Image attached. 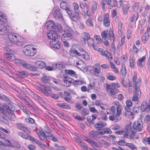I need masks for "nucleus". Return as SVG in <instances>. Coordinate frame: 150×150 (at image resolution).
<instances>
[{"instance_id":"nucleus-5","label":"nucleus","mask_w":150,"mask_h":150,"mask_svg":"<svg viewBox=\"0 0 150 150\" xmlns=\"http://www.w3.org/2000/svg\"><path fill=\"white\" fill-rule=\"evenodd\" d=\"M3 133L0 131V144L5 146H13L15 148H19L20 145L15 141L7 140L1 137Z\"/></svg>"},{"instance_id":"nucleus-12","label":"nucleus","mask_w":150,"mask_h":150,"mask_svg":"<svg viewBox=\"0 0 150 150\" xmlns=\"http://www.w3.org/2000/svg\"><path fill=\"white\" fill-rule=\"evenodd\" d=\"M63 80L64 81V85L66 86H70L73 81L72 79L69 77L67 74L64 75Z\"/></svg>"},{"instance_id":"nucleus-15","label":"nucleus","mask_w":150,"mask_h":150,"mask_svg":"<svg viewBox=\"0 0 150 150\" xmlns=\"http://www.w3.org/2000/svg\"><path fill=\"white\" fill-rule=\"evenodd\" d=\"M36 132L41 140H43L47 138V136L44 133L42 128H40L38 129H37L36 130Z\"/></svg>"},{"instance_id":"nucleus-6","label":"nucleus","mask_w":150,"mask_h":150,"mask_svg":"<svg viewBox=\"0 0 150 150\" xmlns=\"http://www.w3.org/2000/svg\"><path fill=\"white\" fill-rule=\"evenodd\" d=\"M23 53L26 56H33L37 52L36 49L31 45L25 46L23 49Z\"/></svg>"},{"instance_id":"nucleus-4","label":"nucleus","mask_w":150,"mask_h":150,"mask_svg":"<svg viewBox=\"0 0 150 150\" xmlns=\"http://www.w3.org/2000/svg\"><path fill=\"white\" fill-rule=\"evenodd\" d=\"M101 36L102 38L104 39V40L106 39L109 40H110L111 39L112 40L113 42L111 44V47L113 51H115V45L114 42L115 41V37L112 31L111 30H110L108 33L106 31H104L101 33Z\"/></svg>"},{"instance_id":"nucleus-29","label":"nucleus","mask_w":150,"mask_h":150,"mask_svg":"<svg viewBox=\"0 0 150 150\" xmlns=\"http://www.w3.org/2000/svg\"><path fill=\"white\" fill-rule=\"evenodd\" d=\"M75 13L74 14L71 16V19L75 21H79L81 19V17L80 14L79 12H75Z\"/></svg>"},{"instance_id":"nucleus-60","label":"nucleus","mask_w":150,"mask_h":150,"mask_svg":"<svg viewBox=\"0 0 150 150\" xmlns=\"http://www.w3.org/2000/svg\"><path fill=\"white\" fill-rule=\"evenodd\" d=\"M81 114L83 116L87 115L89 113L88 110L86 109H84L82 110Z\"/></svg>"},{"instance_id":"nucleus-61","label":"nucleus","mask_w":150,"mask_h":150,"mask_svg":"<svg viewBox=\"0 0 150 150\" xmlns=\"http://www.w3.org/2000/svg\"><path fill=\"white\" fill-rule=\"evenodd\" d=\"M86 23V24L90 27H92L93 25V23L90 18H88Z\"/></svg>"},{"instance_id":"nucleus-14","label":"nucleus","mask_w":150,"mask_h":150,"mask_svg":"<svg viewBox=\"0 0 150 150\" xmlns=\"http://www.w3.org/2000/svg\"><path fill=\"white\" fill-rule=\"evenodd\" d=\"M50 45L51 47L57 50L59 49L60 47L59 42L55 39L50 41Z\"/></svg>"},{"instance_id":"nucleus-38","label":"nucleus","mask_w":150,"mask_h":150,"mask_svg":"<svg viewBox=\"0 0 150 150\" xmlns=\"http://www.w3.org/2000/svg\"><path fill=\"white\" fill-rule=\"evenodd\" d=\"M54 16L55 18H62V14L59 9H57L55 11Z\"/></svg>"},{"instance_id":"nucleus-45","label":"nucleus","mask_w":150,"mask_h":150,"mask_svg":"<svg viewBox=\"0 0 150 150\" xmlns=\"http://www.w3.org/2000/svg\"><path fill=\"white\" fill-rule=\"evenodd\" d=\"M39 87L41 88L42 89L44 90L46 92L48 93L47 95H46V96H47L49 94H50V93L51 92L49 88L43 85L40 84Z\"/></svg>"},{"instance_id":"nucleus-20","label":"nucleus","mask_w":150,"mask_h":150,"mask_svg":"<svg viewBox=\"0 0 150 150\" xmlns=\"http://www.w3.org/2000/svg\"><path fill=\"white\" fill-rule=\"evenodd\" d=\"M48 38L51 40H54L58 38V34L56 32L53 30L49 32L47 34Z\"/></svg>"},{"instance_id":"nucleus-8","label":"nucleus","mask_w":150,"mask_h":150,"mask_svg":"<svg viewBox=\"0 0 150 150\" xmlns=\"http://www.w3.org/2000/svg\"><path fill=\"white\" fill-rule=\"evenodd\" d=\"M18 134L19 136L22 137V138L26 139H29L32 142H34L36 144L39 145V146L42 147L43 144L42 143L40 142L38 140L35 139L34 137L23 132H19L18 133Z\"/></svg>"},{"instance_id":"nucleus-63","label":"nucleus","mask_w":150,"mask_h":150,"mask_svg":"<svg viewBox=\"0 0 150 150\" xmlns=\"http://www.w3.org/2000/svg\"><path fill=\"white\" fill-rule=\"evenodd\" d=\"M47 96H49L50 97L52 98L55 99H57L59 98V96L57 94H54L50 93L47 95Z\"/></svg>"},{"instance_id":"nucleus-34","label":"nucleus","mask_w":150,"mask_h":150,"mask_svg":"<svg viewBox=\"0 0 150 150\" xmlns=\"http://www.w3.org/2000/svg\"><path fill=\"white\" fill-rule=\"evenodd\" d=\"M57 105L59 107L62 108L64 109H71V107L66 103H58Z\"/></svg>"},{"instance_id":"nucleus-46","label":"nucleus","mask_w":150,"mask_h":150,"mask_svg":"<svg viewBox=\"0 0 150 150\" xmlns=\"http://www.w3.org/2000/svg\"><path fill=\"white\" fill-rule=\"evenodd\" d=\"M33 63L31 65H35L36 66H46V64L45 62L41 61H37L33 62Z\"/></svg>"},{"instance_id":"nucleus-56","label":"nucleus","mask_w":150,"mask_h":150,"mask_svg":"<svg viewBox=\"0 0 150 150\" xmlns=\"http://www.w3.org/2000/svg\"><path fill=\"white\" fill-rule=\"evenodd\" d=\"M91 13L90 11L88 9H87L86 12L84 11H83V13L82 15L84 17H86L87 16L89 17L91 16Z\"/></svg>"},{"instance_id":"nucleus-28","label":"nucleus","mask_w":150,"mask_h":150,"mask_svg":"<svg viewBox=\"0 0 150 150\" xmlns=\"http://www.w3.org/2000/svg\"><path fill=\"white\" fill-rule=\"evenodd\" d=\"M89 67H91V69H92L94 74L95 75L99 76L98 74L100 71V66H89Z\"/></svg>"},{"instance_id":"nucleus-50","label":"nucleus","mask_w":150,"mask_h":150,"mask_svg":"<svg viewBox=\"0 0 150 150\" xmlns=\"http://www.w3.org/2000/svg\"><path fill=\"white\" fill-rule=\"evenodd\" d=\"M65 72L66 74L72 76H74L76 75L75 72L73 70H66Z\"/></svg>"},{"instance_id":"nucleus-26","label":"nucleus","mask_w":150,"mask_h":150,"mask_svg":"<svg viewBox=\"0 0 150 150\" xmlns=\"http://www.w3.org/2000/svg\"><path fill=\"white\" fill-rule=\"evenodd\" d=\"M16 65L20 66H27L28 65L24 61L18 59H15L13 60Z\"/></svg>"},{"instance_id":"nucleus-31","label":"nucleus","mask_w":150,"mask_h":150,"mask_svg":"<svg viewBox=\"0 0 150 150\" xmlns=\"http://www.w3.org/2000/svg\"><path fill=\"white\" fill-rule=\"evenodd\" d=\"M4 56L6 59L12 61L15 59V56L12 54L6 52L4 53Z\"/></svg>"},{"instance_id":"nucleus-2","label":"nucleus","mask_w":150,"mask_h":150,"mask_svg":"<svg viewBox=\"0 0 150 150\" xmlns=\"http://www.w3.org/2000/svg\"><path fill=\"white\" fill-rule=\"evenodd\" d=\"M8 38L10 41L18 45H21L23 42V38L16 33H8Z\"/></svg>"},{"instance_id":"nucleus-58","label":"nucleus","mask_w":150,"mask_h":150,"mask_svg":"<svg viewBox=\"0 0 150 150\" xmlns=\"http://www.w3.org/2000/svg\"><path fill=\"white\" fill-rule=\"evenodd\" d=\"M0 67V69L3 71H4V72L6 73L7 74H8V75L11 77H14V75L12 74L11 72L9 71V73L7 71H5L4 70V68L2 66H1Z\"/></svg>"},{"instance_id":"nucleus-9","label":"nucleus","mask_w":150,"mask_h":150,"mask_svg":"<svg viewBox=\"0 0 150 150\" xmlns=\"http://www.w3.org/2000/svg\"><path fill=\"white\" fill-rule=\"evenodd\" d=\"M94 50H97L99 52L100 54L103 56H105L109 60H111L112 59V57L111 54L108 51H103L102 49L100 48H98V47L96 46L95 45H94V46L92 47Z\"/></svg>"},{"instance_id":"nucleus-30","label":"nucleus","mask_w":150,"mask_h":150,"mask_svg":"<svg viewBox=\"0 0 150 150\" xmlns=\"http://www.w3.org/2000/svg\"><path fill=\"white\" fill-rule=\"evenodd\" d=\"M54 30L59 33H61L63 32V29L61 25L58 23H55L54 29Z\"/></svg>"},{"instance_id":"nucleus-48","label":"nucleus","mask_w":150,"mask_h":150,"mask_svg":"<svg viewBox=\"0 0 150 150\" xmlns=\"http://www.w3.org/2000/svg\"><path fill=\"white\" fill-rule=\"evenodd\" d=\"M129 7L130 6L128 4H125L123 6L122 8V11L124 14L126 15L127 14Z\"/></svg>"},{"instance_id":"nucleus-22","label":"nucleus","mask_w":150,"mask_h":150,"mask_svg":"<svg viewBox=\"0 0 150 150\" xmlns=\"http://www.w3.org/2000/svg\"><path fill=\"white\" fill-rule=\"evenodd\" d=\"M7 21V18L5 14L0 12V25L5 24Z\"/></svg>"},{"instance_id":"nucleus-11","label":"nucleus","mask_w":150,"mask_h":150,"mask_svg":"<svg viewBox=\"0 0 150 150\" xmlns=\"http://www.w3.org/2000/svg\"><path fill=\"white\" fill-rule=\"evenodd\" d=\"M143 124L142 122L136 121L133 124V128L137 131H140L143 128Z\"/></svg>"},{"instance_id":"nucleus-39","label":"nucleus","mask_w":150,"mask_h":150,"mask_svg":"<svg viewBox=\"0 0 150 150\" xmlns=\"http://www.w3.org/2000/svg\"><path fill=\"white\" fill-rule=\"evenodd\" d=\"M137 77V74L136 72H134V75L132 77V81L134 83V84H135L134 87L135 88H137L139 86V83L136 82Z\"/></svg>"},{"instance_id":"nucleus-21","label":"nucleus","mask_w":150,"mask_h":150,"mask_svg":"<svg viewBox=\"0 0 150 150\" xmlns=\"http://www.w3.org/2000/svg\"><path fill=\"white\" fill-rule=\"evenodd\" d=\"M55 23L52 20L47 21L45 24V27L47 30H51L54 29Z\"/></svg>"},{"instance_id":"nucleus-1","label":"nucleus","mask_w":150,"mask_h":150,"mask_svg":"<svg viewBox=\"0 0 150 150\" xmlns=\"http://www.w3.org/2000/svg\"><path fill=\"white\" fill-rule=\"evenodd\" d=\"M14 110V107L10 106V105L8 106L6 105L1 106L0 105V114H2L5 115H6L5 112L9 113L7 116L11 120H14L15 118V115L13 114L12 112Z\"/></svg>"},{"instance_id":"nucleus-10","label":"nucleus","mask_w":150,"mask_h":150,"mask_svg":"<svg viewBox=\"0 0 150 150\" xmlns=\"http://www.w3.org/2000/svg\"><path fill=\"white\" fill-rule=\"evenodd\" d=\"M140 109L142 112L146 111L147 112H150V103L144 102L142 103Z\"/></svg>"},{"instance_id":"nucleus-24","label":"nucleus","mask_w":150,"mask_h":150,"mask_svg":"<svg viewBox=\"0 0 150 150\" xmlns=\"http://www.w3.org/2000/svg\"><path fill=\"white\" fill-rule=\"evenodd\" d=\"M104 16L103 24L105 27L108 26L110 23V21L109 20V15L108 13H105L104 14Z\"/></svg>"},{"instance_id":"nucleus-36","label":"nucleus","mask_w":150,"mask_h":150,"mask_svg":"<svg viewBox=\"0 0 150 150\" xmlns=\"http://www.w3.org/2000/svg\"><path fill=\"white\" fill-rule=\"evenodd\" d=\"M88 135L91 137L98 138L100 137L98 132L94 131H92L89 132Z\"/></svg>"},{"instance_id":"nucleus-17","label":"nucleus","mask_w":150,"mask_h":150,"mask_svg":"<svg viewBox=\"0 0 150 150\" xmlns=\"http://www.w3.org/2000/svg\"><path fill=\"white\" fill-rule=\"evenodd\" d=\"M16 125L20 129L23 131L24 132L28 133H30V129L26 127L24 124L18 123L16 124Z\"/></svg>"},{"instance_id":"nucleus-13","label":"nucleus","mask_w":150,"mask_h":150,"mask_svg":"<svg viewBox=\"0 0 150 150\" xmlns=\"http://www.w3.org/2000/svg\"><path fill=\"white\" fill-rule=\"evenodd\" d=\"M135 90H136L135 93L132 98V100L133 101H137L138 102L139 99L141 97V93L137 88H135Z\"/></svg>"},{"instance_id":"nucleus-43","label":"nucleus","mask_w":150,"mask_h":150,"mask_svg":"<svg viewBox=\"0 0 150 150\" xmlns=\"http://www.w3.org/2000/svg\"><path fill=\"white\" fill-rule=\"evenodd\" d=\"M125 115L130 119H132L134 118V114L133 113L129 110H125Z\"/></svg>"},{"instance_id":"nucleus-37","label":"nucleus","mask_w":150,"mask_h":150,"mask_svg":"<svg viewBox=\"0 0 150 150\" xmlns=\"http://www.w3.org/2000/svg\"><path fill=\"white\" fill-rule=\"evenodd\" d=\"M106 123L103 122H100L96 124L95 125V127L98 129H99L100 128L106 125Z\"/></svg>"},{"instance_id":"nucleus-27","label":"nucleus","mask_w":150,"mask_h":150,"mask_svg":"<svg viewBox=\"0 0 150 150\" xmlns=\"http://www.w3.org/2000/svg\"><path fill=\"white\" fill-rule=\"evenodd\" d=\"M70 54L71 56H75L76 55L80 56V52L76 50L72 47L70 50Z\"/></svg>"},{"instance_id":"nucleus-35","label":"nucleus","mask_w":150,"mask_h":150,"mask_svg":"<svg viewBox=\"0 0 150 150\" xmlns=\"http://www.w3.org/2000/svg\"><path fill=\"white\" fill-rule=\"evenodd\" d=\"M30 96L35 100L39 102H42V100H41V98L38 95L35 94L34 92H31Z\"/></svg>"},{"instance_id":"nucleus-59","label":"nucleus","mask_w":150,"mask_h":150,"mask_svg":"<svg viewBox=\"0 0 150 150\" xmlns=\"http://www.w3.org/2000/svg\"><path fill=\"white\" fill-rule=\"evenodd\" d=\"M73 6L74 7V9L75 12H79V11L78 10L79 6L76 3H73Z\"/></svg>"},{"instance_id":"nucleus-44","label":"nucleus","mask_w":150,"mask_h":150,"mask_svg":"<svg viewBox=\"0 0 150 150\" xmlns=\"http://www.w3.org/2000/svg\"><path fill=\"white\" fill-rule=\"evenodd\" d=\"M145 59L146 57L145 56H144L140 59H138L137 64L139 66H143L144 65Z\"/></svg>"},{"instance_id":"nucleus-23","label":"nucleus","mask_w":150,"mask_h":150,"mask_svg":"<svg viewBox=\"0 0 150 150\" xmlns=\"http://www.w3.org/2000/svg\"><path fill=\"white\" fill-rule=\"evenodd\" d=\"M126 129L127 130V133L123 134H122L124 135V137L125 138H127L128 136L129 132L131 134H134V132L132 129L131 128V126L129 125H127L126 126Z\"/></svg>"},{"instance_id":"nucleus-25","label":"nucleus","mask_w":150,"mask_h":150,"mask_svg":"<svg viewBox=\"0 0 150 150\" xmlns=\"http://www.w3.org/2000/svg\"><path fill=\"white\" fill-rule=\"evenodd\" d=\"M112 104L116 107V110L117 113H121V109L122 108L121 105H120V103L118 101H114L112 103Z\"/></svg>"},{"instance_id":"nucleus-47","label":"nucleus","mask_w":150,"mask_h":150,"mask_svg":"<svg viewBox=\"0 0 150 150\" xmlns=\"http://www.w3.org/2000/svg\"><path fill=\"white\" fill-rule=\"evenodd\" d=\"M135 57L133 54L130 55L129 62V66H134V62H135Z\"/></svg>"},{"instance_id":"nucleus-57","label":"nucleus","mask_w":150,"mask_h":150,"mask_svg":"<svg viewBox=\"0 0 150 150\" xmlns=\"http://www.w3.org/2000/svg\"><path fill=\"white\" fill-rule=\"evenodd\" d=\"M25 68L30 71H36L37 68L35 66H24Z\"/></svg>"},{"instance_id":"nucleus-62","label":"nucleus","mask_w":150,"mask_h":150,"mask_svg":"<svg viewBox=\"0 0 150 150\" xmlns=\"http://www.w3.org/2000/svg\"><path fill=\"white\" fill-rule=\"evenodd\" d=\"M120 71L122 75H125L127 73V71L125 66H122Z\"/></svg>"},{"instance_id":"nucleus-54","label":"nucleus","mask_w":150,"mask_h":150,"mask_svg":"<svg viewBox=\"0 0 150 150\" xmlns=\"http://www.w3.org/2000/svg\"><path fill=\"white\" fill-rule=\"evenodd\" d=\"M83 40L85 42H86V41L87 42L88 40L90 39L89 35L87 33H83Z\"/></svg>"},{"instance_id":"nucleus-3","label":"nucleus","mask_w":150,"mask_h":150,"mask_svg":"<svg viewBox=\"0 0 150 150\" xmlns=\"http://www.w3.org/2000/svg\"><path fill=\"white\" fill-rule=\"evenodd\" d=\"M120 87V84L117 83H113L111 84H107L106 86V90L108 94L113 98L116 97L115 92L118 93L119 90L116 89L117 88Z\"/></svg>"},{"instance_id":"nucleus-32","label":"nucleus","mask_w":150,"mask_h":150,"mask_svg":"<svg viewBox=\"0 0 150 150\" xmlns=\"http://www.w3.org/2000/svg\"><path fill=\"white\" fill-rule=\"evenodd\" d=\"M95 105L99 107L102 110H105L106 106V105L103 103L101 101L96 100L95 102Z\"/></svg>"},{"instance_id":"nucleus-41","label":"nucleus","mask_w":150,"mask_h":150,"mask_svg":"<svg viewBox=\"0 0 150 150\" xmlns=\"http://www.w3.org/2000/svg\"><path fill=\"white\" fill-rule=\"evenodd\" d=\"M126 105L125 106L124 108L125 110H129L130 109L129 107L132 105V103L130 100H128L126 101Z\"/></svg>"},{"instance_id":"nucleus-18","label":"nucleus","mask_w":150,"mask_h":150,"mask_svg":"<svg viewBox=\"0 0 150 150\" xmlns=\"http://www.w3.org/2000/svg\"><path fill=\"white\" fill-rule=\"evenodd\" d=\"M79 51L80 52V56L86 60H89L90 59V57L88 52H86L82 48H79Z\"/></svg>"},{"instance_id":"nucleus-33","label":"nucleus","mask_w":150,"mask_h":150,"mask_svg":"<svg viewBox=\"0 0 150 150\" xmlns=\"http://www.w3.org/2000/svg\"><path fill=\"white\" fill-rule=\"evenodd\" d=\"M100 141L98 143L94 141L91 140V142L89 144H90L91 146L93 147H100L102 146V144L100 143Z\"/></svg>"},{"instance_id":"nucleus-52","label":"nucleus","mask_w":150,"mask_h":150,"mask_svg":"<svg viewBox=\"0 0 150 150\" xmlns=\"http://www.w3.org/2000/svg\"><path fill=\"white\" fill-rule=\"evenodd\" d=\"M130 149L132 150H137V147L134 144L132 143H128L126 145Z\"/></svg>"},{"instance_id":"nucleus-42","label":"nucleus","mask_w":150,"mask_h":150,"mask_svg":"<svg viewBox=\"0 0 150 150\" xmlns=\"http://www.w3.org/2000/svg\"><path fill=\"white\" fill-rule=\"evenodd\" d=\"M45 67H46L45 69L48 71H59V68L60 69L62 68V66L61 68L58 67V66H45Z\"/></svg>"},{"instance_id":"nucleus-16","label":"nucleus","mask_w":150,"mask_h":150,"mask_svg":"<svg viewBox=\"0 0 150 150\" xmlns=\"http://www.w3.org/2000/svg\"><path fill=\"white\" fill-rule=\"evenodd\" d=\"M121 114L119 113L118 114L117 112L116 114L115 115H110L109 117V119L115 122H117L120 121L122 119L121 117L120 116Z\"/></svg>"},{"instance_id":"nucleus-64","label":"nucleus","mask_w":150,"mask_h":150,"mask_svg":"<svg viewBox=\"0 0 150 150\" xmlns=\"http://www.w3.org/2000/svg\"><path fill=\"white\" fill-rule=\"evenodd\" d=\"M120 126L117 124L111 126L110 127L113 130L118 129H120Z\"/></svg>"},{"instance_id":"nucleus-49","label":"nucleus","mask_w":150,"mask_h":150,"mask_svg":"<svg viewBox=\"0 0 150 150\" xmlns=\"http://www.w3.org/2000/svg\"><path fill=\"white\" fill-rule=\"evenodd\" d=\"M60 6L61 8L65 10L69 7L68 3L64 1H62L61 3Z\"/></svg>"},{"instance_id":"nucleus-51","label":"nucleus","mask_w":150,"mask_h":150,"mask_svg":"<svg viewBox=\"0 0 150 150\" xmlns=\"http://www.w3.org/2000/svg\"><path fill=\"white\" fill-rule=\"evenodd\" d=\"M51 77H49L46 75L44 74L42 76V81L46 83L49 82L50 80H51Z\"/></svg>"},{"instance_id":"nucleus-7","label":"nucleus","mask_w":150,"mask_h":150,"mask_svg":"<svg viewBox=\"0 0 150 150\" xmlns=\"http://www.w3.org/2000/svg\"><path fill=\"white\" fill-rule=\"evenodd\" d=\"M64 33L62 35L61 38L63 40H69L73 38V30L70 27H67L65 28Z\"/></svg>"},{"instance_id":"nucleus-19","label":"nucleus","mask_w":150,"mask_h":150,"mask_svg":"<svg viewBox=\"0 0 150 150\" xmlns=\"http://www.w3.org/2000/svg\"><path fill=\"white\" fill-rule=\"evenodd\" d=\"M138 17L139 16L138 13L137 12L135 13L132 16L129 18V23L132 25H135Z\"/></svg>"},{"instance_id":"nucleus-53","label":"nucleus","mask_w":150,"mask_h":150,"mask_svg":"<svg viewBox=\"0 0 150 150\" xmlns=\"http://www.w3.org/2000/svg\"><path fill=\"white\" fill-rule=\"evenodd\" d=\"M149 37V35L147 33H145L142 37V41L145 43L148 39Z\"/></svg>"},{"instance_id":"nucleus-55","label":"nucleus","mask_w":150,"mask_h":150,"mask_svg":"<svg viewBox=\"0 0 150 150\" xmlns=\"http://www.w3.org/2000/svg\"><path fill=\"white\" fill-rule=\"evenodd\" d=\"M97 8V4L96 2L93 1L92 2V5L91 6L92 11L93 13H95L96 11Z\"/></svg>"},{"instance_id":"nucleus-40","label":"nucleus","mask_w":150,"mask_h":150,"mask_svg":"<svg viewBox=\"0 0 150 150\" xmlns=\"http://www.w3.org/2000/svg\"><path fill=\"white\" fill-rule=\"evenodd\" d=\"M8 30L7 28L4 26H2L0 28V35H4L6 34Z\"/></svg>"}]
</instances>
